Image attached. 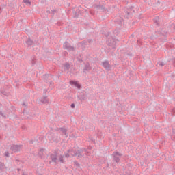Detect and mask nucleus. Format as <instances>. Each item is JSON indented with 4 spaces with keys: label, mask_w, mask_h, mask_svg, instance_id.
I'll return each instance as SVG.
<instances>
[{
    "label": "nucleus",
    "mask_w": 175,
    "mask_h": 175,
    "mask_svg": "<svg viewBox=\"0 0 175 175\" xmlns=\"http://www.w3.org/2000/svg\"><path fill=\"white\" fill-rule=\"evenodd\" d=\"M51 13H52L53 16H54V14H55V13H57V10H52Z\"/></svg>",
    "instance_id": "2f4dec72"
},
{
    "label": "nucleus",
    "mask_w": 175,
    "mask_h": 175,
    "mask_svg": "<svg viewBox=\"0 0 175 175\" xmlns=\"http://www.w3.org/2000/svg\"><path fill=\"white\" fill-rule=\"evenodd\" d=\"M84 148H70L67 150V153H65V158H69L70 155L72 157H77V159H80L84 157Z\"/></svg>",
    "instance_id": "f257e3e1"
},
{
    "label": "nucleus",
    "mask_w": 175,
    "mask_h": 175,
    "mask_svg": "<svg viewBox=\"0 0 175 175\" xmlns=\"http://www.w3.org/2000/svg\"><path fill=\"white\" fill-rule=\"evenodd\" d=\"M153 23L156 24V25H159V16H156L153 19Z\"/></svg>",
    "instance_id": "6ab92c4d"
},
{
    "label": "nucleus",
    "mask_w": 175,
    "mask_h": 175,
    "mask_svg": "<svg viewBox=\"0 0 175 175\" xmlns=\"http://www.w3.org/2000/svg\"><path fill=\"white\" fill-rule=\"evenodd\" d=\"M43 152H44V149H43V148L40 149L39 152H38V155L41 158H42V157H43Z\"/></svg>",
    "instance_id": "393cba45"
},
{
    "label": "nucleus",
    "mask_w": 175,
    "mask_h": 175,
    "mask_svg": "<svg viewBox=\"0 0 175 175\" xmlns=\"http://www.w3.org/2000/svg\"><path fill=\"white\" fill-rule=\"evenodd\" d=\"M158 35H154L152 34L151 36H150V39H157V38H158Z\"/></svg>",
    "instance_id": "c85d7f7f"
},
{
    "label": "nucleus",
    "mask_w": 175,
    "mask_h": 175,
    "mask_svg": "<svg viewBox=\"0 0 175 175\" xmlns=\"http://www.w3.org/2000/svg\"><path fill=\"white\" fill-rule=\"evenodd\" d=\"M50 158L52 162H54V163H58V152L55 151L53 154H51Z\"/></svg>",
    "instance_id": "0eeeda50"
},
{
    "label": "nucleus",
    "mask_w": 175,
    "mask_h": 175,
    "mask_svg": "<svg viewBox=\"0 0 175 175\" xmlns=\"http://www.w3.org/2000/svg\"><path fill=\"white\" fill-rule=\"evenodd\" d=\"M22 106H23L25 107V109H27V104L25 103V102H23L22 103Z\"/></svg>",
    "instance_id": "c9c22d12"
},
{
    "label": "nucleus",
    "mask_w": 175,
    "mask_h": 175,
    "mask_svg": "<svg viewBox=\"0 0 175 175\" xmlns=\"http://www.w3.org/2000/svg\"><path fill=\"white\" fill-rule=\"evenodd\" d=\"M96 8L98 10L105 11V5H96Z\"/></svg>",
    "instance_id": "b1692460"
},
{
    "label": "nucleus",
    "mask_w": 175,
    "mask_h": 175,
    "mask_svg": "<svg viewBox=\"0 0 175 175\" xmlns=\"http://www.w3.org/2000/svg\"><path fill=\"white\" fill-rule=\"evenodd\" d=\"M91 69H92V67L91 66V65H90L89 62H87L85 64V66L83 69V73H87V72H90V70H91Z\"/></svg>",
    "instance_id": "9b49d317"
},
{
    "label": "nucleus",
    "mask_w": 175,
    "mask_h": 175,
    "mask_svg": "<svg viewBox=\"0 0 175 175\" xmlns=\"http://www.w3.org/2000/svg\"><path fill=\"white\" fill-rule=\"evenodd\" d=\"M171 28H172L173 30L175 31V25H174V23L171 24Z\"/></svg>",
    "instance_id": "72a5a7b5"
},
{
    "label": "nucleus",
    "mask_w": 175,
    "mask_h": 175,
    "mask_svg": "<svg viewBox=\"0 0 175 175\" xmlns=\"http://www.w3.org/2000/svg\"><path fill=\"white\" fill-rule=\"evenodd\" d=\"M110 34L109 33H107V35L106 36H109Z\"/></svg>",
    "instance_id": "8fccbe9b"
},
{
    "label": "nucleus",
    "mask_w": 175,
    "mask_h": 175,
    "mask_svg": "<svg viewBox=\"0 0 175 175\" xmlns=\"http://www.w3.org/2000/svg\"><path fill=\"white\" fill-rule=\"evenodd\" d=\"M107 44L109 47H111V49H116V39L111 38H108L107 40Z\"/></svg>",
    "instance_id": "6e6552de"
},
{
    "label": "nucleus",
    "mask_w": 175,
    "mask_h": 175,
    "mask_svg": "<svg viewBox=\"0 0 175 175\" xmlns=\"http://www.w3.org/2000/svg\"><path fill=\"white\" fill-rule=\"evenodd\" d=\"M75 103L71 104L70 107L72 109H75Z\"/></svg>",
    "instance_id": "58836bf2"
},
{
    "label": "nucleus",
    "mask_w": 175,
    "mask_h": 175,
    "mask_svg": "<svg viewBox=\"0 0 175 175\" xmlns=\"http://www.w3.org/2000/svg\"><path fill=\"white\" fill-rule=\"evenodd\" d=\"M59 131H61L62 133L68 137V129L64 127H61L59 129Z\"/></svg>",
    "instance_id": "dca6fc26"
},
{
    "label": "nucleus",
    "mask_w": 175,
    "mask_h": 175,
    "mask_svg": "<svg viewBox=\"0 0 175 175\" xmlns=\"http://www.w3.org/2000/svg\"><path fill=\"white\" fill-rule=\"evenodd\" d=\"M87 42L89 43V44H91L92 43V39H88Z\"/></svg>",
    "instance_id": "f704fd0d"
},
{
    "label": "nucleus",
    "mask_w": 175,
    "mask_h": 175,
    "mask_svg": "<svg viewBox=\"0 0 175 175\" xmlns=\"http://www.w3.org/2000/svg\"><path fill=\"white\" fill-rule=\"evenodd\" d=\"M64 70H69L70 69V64L69 63H65L64 65Z\"/></svg>",
    "instance_id": "aec40b11"
},
{
    "label": "nucleus",
    "mask_w": 175,
    "mask_h": 175,
    "mask_svg": "<svg viewBox=\"0 0 175 175\" xmlns=\"http://www.w3.org/2000/svg\"><path fill=\"white\" fill-rule=\"evenodd\" d=\"M23 175H25V174L24 172L22 173Z\"/></svg>",
    "instance_id": "3c124183"
},
{
    "label": "nucleus",
    "mask_w": 175,
    "mask_h": 175,
    "mask_svg": "<svg viewBox=\"0 0 175 175\" xmlns=\"http://www.w3.org/2000/svg\"><path fill=\"white\" fill-rule=\"evenodd\" d=\"M113 33L114 35H116V36H118V35H120V31H118V29H115L113 31Z\"/></svg>",
    "instance_id": "bb28decb"
},
{
    "label": "nucleus",
    "mask_w": 175,
    "mask_h": 175,
    "mask_svg": "<svg viewBox=\"0 0 175 175\" xmlns=\"http://www.w3.org/2000/svg\"><path fill=\"white\" fill-rule=\"evenodd\" d=\"M172 133H173V135H174V136H175V129H172Z\"/></svg>",
    "instance_id": "79ce46f5"
},
{
    "label": "nucleus",
    "mask_w": 175,
    "mask_h": 175,
    "mask_svg": "<svg viewBox=\"0 0 175 175\" xmlns=\"http://www.w3.org/2000/svg\"><path fill=\"white\" fill-rule=\"evenodd\" d=\"M46 13H48L49 14H50V13H51V12L50 10H47Z\"/></svg>",
    "instance_id": "c03bdc74"
},
{
    "label": "nucleus",
    "mask_w": 175,
    "mask_h": 175,
    "mask_svg": "<svg viewBox=\"0 0 175 175\" xmlns=\"http://www.w3.org/2000/svg\"><path fill=\"white\" fill-rule=\"evenodd\" d=\"M35 62H33V60H32V64L34 65Z\"/></svg>",
    "instance_id": "de8ad7c7"
},
{
    "label": "nucleus",
    "mask_w": 175,
    "mask_h": 175,
    "mask_svg": "<svg viewBox=\"0 0 175 175\" xmlns=\"http://www.w3.org/2000/svg\"><path fill=\"white\" fill-rule=\"evenodd\" d=\"M80 44H81L82 47H85V46H87V44H88V41L83 40L81 42H80Z\"/></svg>",
    "instance_id": "4be33fe9"
},
{
    "label": "nucleus",
    "mask_w": 175,
    "mask_h": 175,
    "mask_svg": "<svg viewBox=\"0 0 175 175\" xmlns=\"http://www.w3.org/2000/svg\"><path fill=\"white\" fill-rule=\"evenodd\" d=\"M0 116H1L4 120H6V116L2 111H0Z\"/></svg>",
    "instance_id": "c756f323"
},
{
    "label": "nucleus",
    "mask_w": 175,
    "mask_h": 175,
    "mask_svg": "<svg viewBox=\"0 0 175 175\" xmlns=\"http://www.w3.org/2000/svg\"><path fill=\"white\" fill-rule=\"evenodd\" d=\"M112 157L113 158V161L116 162V163H121L120 157H122V154L120 153V152H113Z\"/></svg>",
    "instance_id": "7ed1b4c3"
},
{
    "label": "nucleus",
    "mask_w": 175,
    "mask_h": 175,
    "mask_svg": "<svg viewBox=\"0 0 175 175\" xmlns=\"http://www.w3.org/2000/svg\"><path fill=\"white\" fill-rule=\"evenodd\" d=\"M5 163L0 162V171L2 172L5 170Z\"/></svg>",
    "instance_id": "5701e85b"
},
{
    "label": "nucleus",
    "mask_w": 175,
    "mask_h": 175,
    "mask_svg": "<svg viewBox=\"0 0 175 175\" xmlns=\"http://www.w3.org/2000/svg\"><path fill=\"white\" fill-rule=\"evenodd\" d=\"M135 7L134 6H130L129 8H125L124 11L122 12V14L124 16V18H131L132 17V15L133 13H135Z\"/></svg>",
    "instance_id": "f03ea898"
},
{
    "label": "nucleus",
    "mask_w": 175,
    "mask_h": 175,
    "mask_svg": "<svg viewBox=\"0 0 175 175\" xmlns=\"http://www.w3.org/2000/svg\"><path fill=\"white\" fill-rule=\"evenodd\" d=\"M137 44H138V46H140V44H142V40H137Z\"/></svg>",
    "instance_id": "7c9ffc66"
},
{
    "label": "nucleus",
    "mask_w": 175,
    "mask_h": 175,
    "mask_svg": "<svg viewBox=\"0 0 175 175\" xmlns=\"http://www.w3.org/2000/svg\"><path fill=\"white\" fill-rule=\"evenodd\" d=\"M40 102L44 105H47L49 103L50 100L47 98V96H44L43 98L41 99Z\"/></svg>",
    "instance_id": "f3484780"
},
{
    "label": "nucleus",
    "mask_w": 175,
    "mask_h": 175,
    "mask_svg": "<svg viewBox=\"0 0 175 175\" xmlns=\"http://www.w3.org/2000/svg\"><path fill=\"white\" fill-rule=\"evenodd\" d=\"M25 43L28 47H31V46L33 45V40L31 39V38H29L26 41Z\"/></svg>",
    "instance_id": "4468645a"
},
{
    "label": "nucleus",
    "mask_w": 175,
    "mask_h": 175,
    "mask_svg": "<svg viewBox=\"0 0 175 175\" xmlns=\"http://www.w3.org/2000/svg\"><path fill=\"white\" fill-rule=\"evenodd\" d=\"M135 38V34H131L130 36V39H133Z\"/></svg>",
    "instance_id": "ea45409f"
},
{
    "label": "nucleus",
    "mask_w": 175,
    "mask_h": 175,
    "mask_svg": "<svg viewBox=\"0 0 175 175\" xmlns=\"http://www.w3.org/2000/svg\"><path fill=\"white\" fill-rule=\"evenodd\" d=\"M5 157H7L8 158H9V152L8 151H6L5 152Z\"/></svg>",
    "instance_id": "e433bc0d"
},
{
    "label": "nucleus",
    "mask_w": 175,
    "mask_h": 175,
    "mask_svg": "<svg viewBox=\"0 0 175 175\" xmlns=\"http://www.w3.org/2000/svg\"><path fill=\"white\" fill-rule=\"evenodd\" d=\"M172 111H174V109H172Z\"/></svg>",
    "instance_id": "603ef678"
},
{
    "label": "nucleus",
    "mask_w": 175,
    "mask_h": 175,
    "mask_svg": "<svg viewBox=\"0 0 175 175\" xmlns=\"http://www.w3.org/2000/svg\"><path fill=\"white\" fill-rule=\"evenodd\" d=\"M63 48L64 50H68V51H75V47L72 46L68 41H65Z\"/></svg>",
    "instance_id": "423d86ee"
},
{
    "label": "nucleus",
    "mask_w": 175,
    "mask_h": 175,
    "mask_svg": "<svg viewBox=\"0 0 175 175\" xmlns=\"http://www.w3.org/2000/svg\"><path fill=\"white\" fill-rule=\"evenodd\" d=\"M17 170H18V172H20V171H21V172H23V170H21V169H20V168H18Z\"/></svg>",
    "instance_id": "37998d69"
},
{
    "label": "nucleus",
    "mask_w": 175,
    "mask_h": 175,
    "mask_svg": "<svg viewBox=\"0 0 175 175\" xmlns=\"http://www.w3.org/2000/svg\"><path fill=\"white\" fill-rule=\"evenodd\" d=\"M159 66H165V63L161 62L159 64Z\"/></svg>",
    "instance_id": "4c0bfd02"
},
{
    "label": "nucleus",
    "mask_w": 175,
    "mask_h": 175,
    "mask_svg": "<svg viewBox=\"0 0 175 175\" xmlns=\"http://www.w3.org/2000/svg\"><path fill=\"white\" fill-rule=\"evenodd\" d=\"M114 21L116 24H118V25H122V24H124V19H122V18H118L116 19Z\"/></svg>",
    "instance_id": "2eb2a0df"
},
{
    "label": "nucleus",
    "mask_w": 175,
    "mask_h": 175,
    "mask_svg": "<svg viewBox=\"0 0 175 175\" xmlns=\"http://www.w3.org/2000/svg\"><path fill=\"white\" fill-rule=\"evenodd\" d=\"M2 13V8H0V14Z\"/></svg>",
    "instance_id": "49530a36"
},
{
    "label": "nucleus",
    "mask_w": 175,
    "mask_h": 175,
    "mask_svg": "<svg viewBox=\"0 0 175 175\" xmlns=\"http://www.w3.org/2000/svg\"><path fill=\"white\" fill-rule=\"evenodd\" d=\"M102 65L105 70H110V69L111 68V65L110 64V62H109V60H105L103 62Z\"/></svg>",
    "instance_id": "1a4fd4ad"
},
{
    "label": "nucleus",
    "mask_w": 175,
    "mask_h": 175,
    "mask_svg": "<svg viewBox=\"0 0 175 175\" xmlns=\"http://www.w3.org/2000/svg\"><path fill=\"white\" fill-rule=\"evenodd\" d=\"M77 60L79 62H80V64H81V63L83 62V60H82V59H81V58L77 57Z\"/></svg>",
    "instance_id": "473e14b6"
},
{
    "label": "nucleus",
    "mask_w": 175,
    "mask_h": 175,
    "mask_svg": "<svg viewBox=\"0 0 175 175\" xmlns=\"http://www.w3.org/2000/svg\"><path fill=\"white\" fill-rule=\"evenodd\" d=\"M57 157H59V162L60 163H65V161H64V155L60 154Z\"/></svg>",
    "instance_id": "412c9836"
},
{
    "label": "nucleus",
    "mask_w": 175,
    "mask_h": 175,
    "mask_svg": "<svg viewBox=\"0 0 175 175\" xmlns=\"http://www.w3.org/2000/svg\"><path fill=\"white\" fill-rule=\"evenodd\" d=\"M75 166H77V167H80V163L77 162V161H74Z\"/></svg>",
    "instance_id": "cd10ccee"
},
{
    "label": "nucleus",
    "mask_w": 175,
    "mask_h": 175,
    "mask_svg": "<svg viewBox=\"0 0 175 175\" xmlns=\"http://www.w3.org/2000/svg\"><path fill=\"white\" fill-rule=\"evenodd\" d=\"M73 14L75 17H79V15L81 14V12L80 11L79 9H77L76 10L73 11Z\"/></svg>",
    "instance_id": "a211bd4d"
},
{
    "label": "nucleus",
    "mask_w": 175,
    "mask_h": 175,
    "mask_svg": "<svg viewBox=\"0 0 175 175\" xmlns=\"http://www.w3.org/2000/svg\"><path fill=\"white\" fill-rule=\"evenodd\" d=\"M25 128H26L25 126H22V129H25Z\"/></svg>",
    "instance_id": "a18cd8bd"
},
{
    "label": "nucleus",
    "mask_w": 175,
    "mask_h": 175,
    "mask_svg": "<svg viewBox=\"0 0 175 175\" xmlns=\"http://www.w3.org/2000/svg\"><path fill=\"white\" fill-rule=\"evenodd\" d=\"M78 98H79V99H80V100H81V102H83V100H85V99H86V98H87V95L85 94V93L81 92V93L80 94V95L78 96Z\"/></svg>",
    "instance_id": "ddd939ff"
},
{
    "label": "nucleus",
    "mask_w": 175,
    "mask_h": 175,
    "mask_svg": "<svg viewBox=\"0 0 175 175\" xmlns=\"http://www.w3.org/2000/svg\"><path fill=\"white\" fill-rule=\"evenodd\" d=\"M23 2L27 5V6H31V1L29 0H23Z\"/></svg>",
    "instance_id": "a878e982"
},
{
    "label": "nucleus",
    "mask_w": 175,
    "mask_h": 175,
    "mask_svg": "<svg viewBox=\"0 0 175 175\" xmlns=\"http://www.w3.org/2000/svg\"><path fill=\"white\" fill-rule=\"evenodd\" d=\"M29 143H30L31 144H33V143H35V141H34V140H30V141H29Z\"/></svg>",
    "instance_id": "a19ab883"
},
{
    "label": "nucleus",
    "mask_w": 175,
    "mask_h": 175,
    "mask_svg": "<svg viewBox=\"0 0 175 175\" xmlns=\"http://www.w3.org/2000/svg\"><path fill=\"white\" fill-rule=\"evenodd\" d=\"M53 76L51 74H45L44 76V79L46 81V83H51V80L53 79Z\"/></svg>",
    "instance_id": "9d476101"
},
{
    "label": "nucleus",
    "mask_w": 175,
    "mask_h": 175,
    "mask_svg": "<svg viewBox=\"0 0 175 175\" xmlns=\"http://www.w3.org/2000/svg\"><path fill=\"white\" fill-rule=\"evenodd\" d=\"M109 166H110V165H109V163H107V167H109Z\"/></svg>",
    "instance_id": "09e8293b"
},
{
    "label": "nucleus",
    "mask_w": 175,
    "mask_h": 175,
    "mask_svg": "<svg viewBox=\"0 0 175 175\" xmlns=\"http://www.w3.org/2000/svg\"><path fill=\"white\" fill-rule=\"evenodd\" d=\"M22 148H23V145H14V144H13L10 147V150L12 151V152H20V151H21Z\"/></svg>",
    "instance_id": "39448f33"
},
{
    "label": "nucleus",
    "mask_w": 175,
    "mask_h": 175,
    "mask_svg": "<svg viewBox=\"0 0 175 175\" xmlns=\"http://www.w3.org/2000/svg\"><path fill=\"white\" fill-rule=\"evenodd\" d=\"M70 85H74L77 88H78V90H80L81 88V85L79 83V81L71 80L70 81Z\"/></svg>",
    "instance_id": "f8f14e48"
},
{
    "label": "nucleus",
    "mask_w": 175,
    "mask_h": 175,
    "mask_svg": "<svg viewBox=\"0 0 175 175\" xmlns=\"http://www.w3.org/2000/svg\"><path fill=\"white\" fill-rule=\"evenodd\" d=\"M154 35H157V36H164L165 38H167V31H166V29L161 28L154 32Z\"/></svg>",
    "instance_id": "20e7f679"
}]
</instances>
